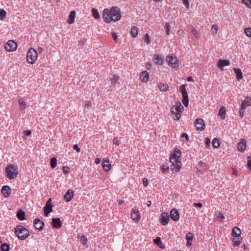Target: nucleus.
I'll use <instances>...</instances> for the list:
<instances>
[{"mask_svg": "<svg viewBox=\"0 0 251 251\" xmlns=\"http://www.w3.org/2000/svg\"><path fill=\"white\" fill-rule=\"evenodd\" d=\"M102 17L106 23L119 21L121 17L120 9L117 7H113L110 9L106 8L103 10Z\"/></svg>", "mask_w": 251, "mask_h": 251, "instance_id": "1", "label": "nucleus"}, {"mask_svg": "<svg viewBox=\"0 0 251 251\" xmlns=\"http://www.w3.org/2000/svg\"><path fill=\"white\" fill-rule=\"evenodd\" d=\"M17 237L21 240L26 239L29 235V231L22 226H17L14 229Z\"/></svg>", "mask_w": 251, "mask_h": 251, "instance_id": "2", "label": "nucleus"}, {"mask_svg": "<svg viewBox=\"0 0 251 251\" xmlns=\"http://www.w3.org/2000/svg\"><path fill=\"white\" fill-rule=\"evenodd\" d=\"M184 107L180 102L176 106L173 105L171 108L172 118L175 120H178L180 118V113L183 110Z\"/></svg>", "mask_w": 251, "mask_h": 251, "instance_id": "3", "label": "nucleus"}, {"mask_svg": "<svg viewBox=\"0 0 251 251\" xmlns=\"http://www.w3.org/2000/svg\"><path fill=\"white\" fill-rule=\"evenodd\" d=\"M5 172L7 177L11 180L16 178L18 174L17 168L12 165H8L6 167Z\"/></svg>", "mask_w": 251, "mask_h": 251, "instance_id": "4", "label": "nucleus"}, {"mask_svg": "<svg viewBox=\"0 0 251 251\" xmlns=\"http://www.w3.org/2000/svg\"><path fill=\"white\" fill-rule=\"evenodd\" d=\"M38 57L37 51L33 48L28 50L26 55L27 61L30 64H33L37 60Z\"/></svg>", "mask_w": 251, "mask_h": 251, "instance_id": "5", "label": "nucleus"}, {"mask_svg": "<svg viewBox=\"0 0 251 251\" xmlns=\"http://www.w3.org/2000/svg\"><path fill=\"white\" fill-rule=\"evenodd\" d=\"M181 153V152L179 149H176L175 150L174 153L171 154L170 156V161L172 164L181 162L180 161Z\"/></svg>", "mask_w": 251, "mask_h": 251, "instance_id": "6", "label": "nucleus"}, {"mask_svg": "<svg viewBox=\"0 0 251 251\" xmlns=\"http://www.w3.org/2000/svg\"><path fill=\"white\" fill-rule=\"evenodd\" d=\"M180 90L181 91L182 95V102L185 107H187L189 104V99L188 93L186 90L185 85H182L180 86Z\"/></svg>", "mask_w": 251, "mask_h": 251, "instance_id": "7", "label": "nucleus"}, {"mask_svg": "<svg viewBox=\"0 0 251 251\" xmlns=\"http://www.w3.org/2000/svg\"><path fill=\"white\" fill-rule=\"evenodd\" d=\"M167 61L169 66L172 68H177L178 66V62L176 57L173 54H169L167 58Z\"/></svg>", "mask_w": 251, "mask_h": 251, "instance_id": "8", "label": "nucleus"}, {"mask_svg": "<svg viewBox=\"0 0 251 251\" xmlns=\"http://www.w3.org/2000/svg\"><path fill=\"white\" fill-rule=\"evenodd\" d=\"M4 48L7 51H13L17 49V45L13 40H9L6 44Z\"/></svg>", "mask_w": 251, "mask_h": 251, "instance_id": "9", "label": "nucleus"}, {"mask_svg": "<svg viewBox=\"0 0 251 251\" xmlns=\"http://www.w3.org/2000/svg\"><path fill=\"white\" fill-rule=\"evenodd\" d=\"M195 126L197 130H202L205 128L204 122L202 119H197L195 122Z\"/></svg>", "mask_w": 251, "mask_h": 251, "instance_id": "10", "label": "nucleus"}, {"mask_svg": "<svg viewBox=\"0 0 251 251\" xmlns=\"http://www.w3.org/2000/svg\"><path fill=\"white\" fill-rule=\"evenodd\" d=\"M159 221L162 225L166 226L168 224V223L170 221V218H169L168 213H166V212L162 213L161 214V218H160Z\"/></svg>", "mask_w": 251, "mask_h": 251, "instance_id": "11", "label": "nucleus"}, {"mask_svg": "<svg viewBox=\"0 0 251 251\" xmlns=\"http://www.w3.org/2000/svg\"><path fill=\"white\" fill-rule=\"evenodd\" d=\"M33 226L36 229L42 230L44 228V223L39 219L36 218L33 221Z\"/></svg>", "mask_w": 251, "mask_h": 251, "instance_id": "12", "label": "nucleus"}, {"mask_svg": "<svg viewBox=\"0 0 251 251\" xmlns=\"http://www.w3.org/2000/svg\"><path fill=\"white\" fill-rule=\"evenodd\" d=\"M230 65V62L226 59H220L218 60L217 66L220 68L221 71H224V67Z\"/></svg>", "mask_w": 251, "mask_h": 251, "instance_id": "13", "label": "nucleus"}, {"mask_svg": "<svg viewBox=\"0 0 251 251\" xmlns=\"http://www.w3.org/2000/svg\"><path fill=\"white\" fill-rule=\"evenodd\" d=\"M170 216L172 220L177 221L179 218V212L176 209L173 208L170 211Z\"/></svg>", "mask_w": 251, "mask_h": 251, "instance_id": "14", "label": "nucleus"}, {"mask_svg": "<svg viewBox=\"0 0 251 251\" xmlns=\"http://www.w3.org/2000/svg\"><path fill=\"white\" fill-rule=\"evenodd\" d=\"M74 193L73 190L69 189L64 196V200L67 202L71 201L74 197Z\"/></svg>", "mask_w": 251, "mask_h": 251, "instance_id": "15", "label": "nucleus"}, {"mask_svg": "<svg viewBox=\"0 0 251 251\" xmlns=\"http://www.w3.org/2000/svg\"><path fill=\"white\" fill-rule=\"evenodd\" d=\"M52 226L53 228H60L62 226V222L59 218H53L52 219Z\"/></svg>", "mask_w": 251, "mask_h": 251, "instance_id": "16", "label": "nucleus"}, {"mask_svg": "<svg viewBox=\"0 0 251 251\" xmlns=\"http://www.w3.org/2000/svg\"><path fill=\"white\" fill-rule=\"evenodd\" d=\"M131 218L135 222H138L140 219V216L138 210L132 209L131 212Z\"/></svg>", "mask_w": 251, "mask_h": 251, "instance_id": "17", "label": "nucleus"}, {"mask_svg": "<svg viewBox=\"0 0 251 251\" xmlns=\"http://www.w3.org/2000/svg\"><path fill=\"white\" fill-rule=\"evenodd\" d=\"M11 192V191L10 188L8 186L4 185L2 187L1 193L4 197H8L10 196Z\"/></svg>", "mask_w": 251, "mask_h": 251, "instance_id": "18", "label": "nucleus"}, {"mask_svg": "<svg viewBox=\"0 0 251 251\" xmlns=\"http://www.w3.org/2000/svg\"><path fill=\"white\" fill-rule=\"evenodd\" d=\"M250 105H251V98L249 97H247L242 102L241 107L242 109H245L247 106Z\"/></svg>", "mask_w": 251, "mask_h": 251, "instance_id": "19", "label": "nucleus"}, {"mask_svg": "<svg viewBox=\"0 0 251 251\" xmlns=\"http://www.w3.org/2000/svg\"><path fill=\"white\" fill-rule=\"evenodd\" d=\"M140 78L143 82L146 83L149 81V75L146 71H143L140 74Z\"/></svg>", "mask_w": 251, "mask_h": 251, "instance_id": "20", "label": "nucleus"}, {"mask_svg": "<svg viewBox=\"0 0 251 251\" xmlns=\"http://www.w3.org/2000/svg\"><path fill=\"white\" fill-rule=\"evenodd\" d=\"M102 167L105 172H108L111 169V164L107 159H103Z\"/></svg>", "mask_w": 251, "mask_h": 251, "instance_id": "21", "label": "nucleus"}, {"mask_svg": "<svg viewBox=\"0 0 251 251\" xmlns=\"http://www.w3.org/2000/svg\"><path fill=\"white\" fill-rule=\"evenodd\" d=\"M181 162H178V163H174L172 164L171 166V169L174 173L178 172L181 168Z\"/></svg>", "mask_w": 251, "mask_h": 251, "instance_id": "22", "label": "nucleus"}, {"mask_svg": "<svg viewBox=\"0 0 251 251\" xmlns=\"http://www.w3.org/2000/svg\"><path fill=\"white\" fill-rule=\"evenodd\" d=\"M51 198H50L46 202L45 206L44 207V210L49 211L51 212L52 211V205L51 203Z\"/></svg>", "mask_w": 251, "mask_h": 251, "instance_id": "23", "label": "nucleus"}, {"mask_svg": "<svg viewBox=\"0 0 251 251\" xmlns=\"http://www.w3.org/2000/svg\"><path fill=\"white\" fill-rule=\"evenodd\" d=\"M246 144L245 140L242 139L240 142L238 144V149L241 151H244L246 149Z\"/></svg>", "mask_w": 251, "mask_h": 251, "instance_id": "24", "label": "nucleus"}, {"mask_svg": "<svg viewBox=\"0 0 251 251\" xmlns=\"http://www.w3.org/2000/svg\"><path fill=\"white\" fill-rule=\"evenodd\" d=\"M241 233V231L240 229L235 226L233 228L232 230V236L233 237L240 236V234Z\"/></svg>", "mask_w": 251, "mask_h": 251, "instance_id": "25", "label": "nucleus"}, {"mask_svg": "<svg viewBox=\"0 0 251 251\" xmlns=\"http://www.w3.org/2000/svg\"><path fill=\"white\" fill-rule=\"evenodd\" d=\"M25 213L23 210L20 209L18 211L17 213V217L19 220L20 221H23L25 220Z\"/></svg>", "mask_w": 251, "mask_h": 251, "instance_id": "26", "label": "nucleus"}, {"mask_svg": "<svg viewBox=\"0 0 251 251\" xmlns=\"http://www.w3.org/2000/svg\"><path fill=\"white\" fill-rule=\"evenodd\" d=\"M154 59L155 63L159 65H162L163 64V60L161 57L158 54H154Z\"/></svg>", "mask_w": 251, "mask_h": 251, "instance_id": "27", "label": "nucleus"}, {"mask_svg": "<svg viewBox=\"0 0 251 251\" xmlns=\"http://www.w3.org/2000/svg\"><path fill=\"white\" fill-rule=\"evenodd\" d=\"M75 11H71L69 16V19L68 21V22L71 24L74 22L75 18Z\"/></svg>", "mask_w": 251, "mask_h": 251, "instance_id": "28", "label": "nucleus"}, {"mask_svg": "<svg viewBox=\"0 0 251 251\" xmlns=\"http://www.w3.org/2000/svg\"><path fill=\"white\" fill-rule=\"evenodd\" d=\"M226 110L224 107H222L220 108L219 111V115L223 120L226 118Z\"/></svg>", "mask_w": 251, "mask_h": 251, "instance_id": "29", "label": "nucleus"}, {"mask_svg": "<svg viewBox=\"0 0 251 251\" xmlns=\"http://www.w3.org/2000/svg\"><path fill=\"white\" fill-rule=\"evenodd\" d=\"M187 246H190L192 245L193 235L191 233L189 232L186 235Z\"/></svg>", "mask_w": 251, "mask_h": 251, "instance_id": "30", "label": "nucleus"}, {"mask_svg": "<svg viewBox=\"0 0 251 251\" xmlns=\"http://www.w3.org/2000/svg\"><path fill=\"white\" fill-rule=\"evenodd\" d=\"M158 87L161 91H167L169 89V85L167 84L160 83L158 84Z\"/></svg>", "mask_w": 251, "mask_h": 251, "instance_id": "31", "label": "nucleus"}, {"mask_svg": "<svg viewBox=\"0 0 251 251\" xmlns=\"http://www.w3.org/2000/svg\"><path fill=\"white\" fill-rule=\"evenodd\" d=\"M154 242L161 249H164L165 246L162 244L160 237H157L155 239H154Z\"/></svg>", "mask_w": 251, "mask_h": 251, "instance_id": "32", "label": "nucleus"}, {"mask_svg": "<svg viewBox=\"0 0 251 251\" xmlns=\"http://www.w3.org/2000/svg\"><path fill=\"white\" fill-rule=\"evenodd\" d=\"M234 71L236 75L237 79L240 80L241 79H242L243 75H242V72L241 69L234 68Z\"/></svg>", "mask_w": 251, "mask_h": 251, "instance_id": "33", "label": "nucleus"}, {"mask_svg": "<svg viewBox=\"0 0 251 251\" xmlns=\"http://www.w3.org/2000/svg\"><path fill=\"white\" fill-rule=\"evenodd\" d=\"M242 238L241 236L234 237L233 239V243L234 246H238L240 244Z\"/></svg>", "mask_w": 251, "mask_h": 251, "instance_id": "34", "label": "nucleus"}, {"mask_svg": "<svg viewBox=\"0 0 251 251\" xmlns=\"http://www.w3.org/2000/svg\"><path fill=\"white\" fill-rule=\"evenodd\" d=\"M131 35L133 37L135 38L138 35V29L137 27L133 26L132 27L131 31Z\"/></svg>", "mask_w": 251, "mask_h": 251, "instance_id": "35", "label": "nucleus"}, {"mask_svg": "<svg viewBox=\"0 0 251 251\" xmlns=\"http://www.w3.org/2000/svg\"><path fill=\"white\" fill-rule=\"evenodd\" d=\"M215 215L216 216V217L219 219V221L220 222H222L223 220L225 218L224 216L222 214V212L220 211H215Z\"/></svg>", "mask_w": 251, "mask_h": 251, "instance_id": "36", "label": "nucleus"}, {"mask_svg": "<svg viewBox=\"0 0 251 251\" xmlns=\"http://www.w3.org/2000/svg\"><path fill=\"white\" fill-rule=\"evenodd\" d=\"M19 103L20 106V110L23 111L26 108V103L21 99L19 100Z\"/></svg>", "mask_w": 251, "mask_h": 251, "instance_id": "37", "label": "nucleus"}, {"mask_svg": "<svg viewBox=\"0 0 251 251\" xmlns=\"http://www.w3.org/2000/svg\"><path fill=\"white\" fill-rule=\"evenodd\" d=\"M1 251H9V245L7 243H3L0 247Z\"/></svg>", "mask_w": 251, "mask_h": 251, "instance_id": "38", "label": "nucleus"}, {"mask_svg": "<svg viewBox=\"0 0 251 251\" xmlns=\"http://www.w3.org/2000/svg\"><path fill=\"white\" fill-rule=\"evenodd\" d=\"M92 12L94 18H95L96 19L100 18V15L97 9L93 8L92 10Z\"/></svg>", "mask_w": 251, "mask_h": 251, "instance_id": "39", "label": "nucleus"}, {"mask_svg": "<svg viewBox=\"0 0 251 251\" xmlns=\"http://www.w3.org/2000/svg\"><path fill=\"white\" fill-rule=\"evenodd\" d=\"M212 144L214 148H218L220 146V143L217 138H214L212 141Z\"/></svg>", "mask_w": 251, "mask_h": 251, "instance_id": "40", "label": "nucleus"}, {"mask_svg": "<svg viewBox=\"0 0 251 251\" xmlns=\"http://www.w3.org/2000/svg\"><path fill=\"white\" fill-rule=\"evenodd\" d=\"M218 30V26L216 25H212L211 29V32L212 34L215 36L217 33V31Z\"/></svg>", "mask_w": 251, "mask_h": 251, "instance_id": "41", "label": "nucleus"}, {"mask_svg": "<svg viewBox=\"0 0 251 251\" xmlns=\"http://www.w3.org/2000/svg\"><path fill=\"white\" fill-rule=\"evenodd\" d=\"M57 165V160L55 157H53L50 160V166L52 168H54Z\"/></svg>", "mask_w": 251, "mask_h": 251, "instance_id": "42", "label": "nucleus"}, {"mask_svg": "<svg viewBox=\"0 0 251 251\" xmlns=\"http://www.w3.org/2000/svg\"><path fill=\"white\" fill-rule=\"evenodd\" d=\"M119 77L117 75H114L111 80V83L113 85H115L116 82L119 80Z\"/></svg>", "mask_w": 251, "mask_h": 251, "instance_id": "43", "label": "nucleus"}, {"mask_svg": "<svg viewBox=\"0 0 251 251\" xmlns=\"http://www.w3.org/2000/svg\"><path fill=\"white\" fill-rule=\"evenodd\" d=\"M244 32L247 36L251 37V27L246 28Z\"/></svg>", "mask_w": 251, "mask_h": 251, "instance_id": "44", "label": "nucleus"}, {"mask_svg": "<svg viewBox=\"0 0 251 251\" xmlns=\"http://www.w3.org/2000/svg\"><path fill=\"white\" fill-rule=\"evenodd\" d=\"M6 14V11L3 9H1L0 10V19L3 20V19H5Z\"/></svg>", "mask_w": 251, "mask_h": 251, "instance_id": "45", "label": "nucleus"}, {"mask_svg": "<svg viewBox=\"0 0 251 251\" xmlns=\"http://www.w3.org/2000/svg\"><path fill=\"white\" fill-rule=\"evenodd\" d=\"M170 25L169 23H167L165 25V28L166 30V33L167 35H169L170 34Z\"/></svg>", "mask_w": 251, "mask_h": 251, "instance_id": "46", "label": "nucleus"}, {"mask_svg": "<svg viewBox=\"0 0 251 251\" xmlns=\"http://www.w3.org/2000/svg\"><path fill=\"white\" fill-rule=\"evenodd\" d=\"M242 2L248 7L251 8V0H242Z\"/></svg>", "mask_w": 251, "mask_h": 251, "instance_id": "47", "label": "nucleus"}, {"mask_svg": "<svg viewBox=\"0 0 251 251\" xmlns=\"http://www.w3.org/2000/svg\"><path fill=\"white\" fill-rule=\"evenodd\" d=\"M87 239L85 236H81L80 238V242L83 245H86L87 243Z\"/></svg>", "mask_w": 251, "mask_h": 251, "instance_id": "48", "label": "nucleus"}, {"mask_svg": "<svg viewBox=\"0 0 251 251\" xmlns=\"http://www.w3.org/2000/svg\"><path fill=\"white\" fill-rule=\"evenodd\" d=\"M169 169V167L167 165H163L162 167L161 172L162 173H165L166 172L168 171Z\"/></svg>", "mask_w": 251, "mask_h": 251, "instance_id": "49", "label": "nucleus"}, {"mask_svg": "<svg viewBox=\"0 0 251 251\" xmlns=\"http://www.w3.org/2000/svg\"><path fill=\"white\" fill-rule=\"evenodd\" d=\"M191 31L193 33L195 37L196 38H198V36H199V34H198L197 31L194 28H193Z\"/></svg>", "mask_w": 251, "mask_h": 251, "instance_id": "50", "label": "nucleus"}, {"mask_svg": "<svg viewBox=\"0 0 251 251\" xmlns=\"http://www.w3.org/2000/svg\"><path fill=\"white\" fill-rule=\"evenodd\" d=\"M145 42H146L148 44H150V37L147 33H146L145 35Z\"/></svg>", "mask_w": 251, "mask_h": 251, "instance_id": "51", "label": "nucleus"}, {"mask_svg": "<svg viewBox=\"0 0 251 251\" xmlns=\"http://www.w3.org/2000/svg\"><path fill=\"white\" fill-rule=\"evenodd\" d=\"M113 143L114 144H116L117 146H119L120 144V142L117 138H114Z\"/></svg>", "mask_w": 251, "mask_h": 251, "instance_id": "52", "label": "nucleus"}, {"mask_svg": "<svg viewBox=\"0 0 251 251\" xmlns=\"http://www.w3.org/2000/svg\"><path fill=\"white\" fill-rule=\"evenodd\" d=\"M63 172L65 174H68L69 172V168L67 166H64L63 167Z\"/></svg>", "mask_w": 251, "mask_h": 251, "instance_id": "53", "label": "nucleus"}, {"mask_svg": "<svg viewBox=\"0 0 251 251\" xmlns=\"http://www.w3.org/2000/svg\"><path fill=\"white\" fill-rule=\"evenodd\" d=\"M210 145V140L209 138H206L205 139V145L207 148H209Z\"/></svg>", "mask_w": 251, "mask_h": 251, "instance_id": "54", "label": "nucleus"}, {"mask_svg": "<svg viewBox=\"0 0 251 251\" xmlns=\"http://www.w3.org/2000/svg\"><path fill=\"white\" fill-rule=\"evenodd\" d=\"M248 158L249 159L248 160V167L249 170L251 171V159L250 156Z\"/></svg>", "mask_w": 251, "mask_h": 251, "instance_id": "55", "label": "nucleus"}, {"mask_svg": "<svg viewBox=\"0 0 251 251\" xmlns=\"http://www.w3.org/2000/svg\"><path fill=\"white\" fill-rule=\"evenodd\" d=\"M181 138H184L186 139V141L188 142V140H189V137H188V135L187 134L185 133H183L181 135Z\"/></svg>", "mask_w": 251, "mask_h": 251, "instance_id": "56", "label": "nucleus"}, {"mask_svg": "<svg viewBox=\"0 0 251 251\" xmlns=\"http://www.w3.org/2000/svg\"><path fill=\"white\" fill-rule=\"evenodd\" d=\"M85 107H87L88 108H89V107H90L92 105V102L90 101H85Z\"/></svg>", "mask_w": 251, "mask_h": 251, "instance_id": "57", "label": "nucleus"}, {"mask_svg": "<svg viewBox=\"0 0 251 251\" xmlns=\"http://www.w3.org/2000/svg\"><path fill=\"white\" fill-rule=\"evenodd\" d=\"M73 149L76 150L77 152H79L80 151V149L78 147L77 145L76 144L74 145Z\"/></svg>", "mask_w": 251, "mask_h": 251, "instance_id": "58", "label": "nucleus"}, {"mask_svg": "<svg viewBox=\"0 0 251 251\" xmlns=\"http://www.w3.org/2000/svg\"><path fill=\"white\" fill-rule=\"evenodd\" d=\"M183 3L185 5L187 8H189V1L188 0H182Z\"/></svg>", "mask_w": 251, "mask_h": 251, "instance_id": "59", "label": "nucleus"}, {"mask_svg": "<svg viewBox=\"0 0 251 251\" xmlns=\"http://www.w3.org/2000/svg\"><path fill=\"white\" fill-rule=\"evenodd\" d=\"M23 133L25 135L29 136L31 134V131L30 130H25L23 132Z\"/></svg>", "mask_w": 251, "mask_h": 251, "instance_id": "60", "label": "nucleus"}, {"mask_svg": "<svg viewBox=\"0 0 251 251\" xmlns=\"http://www.w3.org/2000/svg\"><path fill=\"white\" fill-rule=\"evenodd\" d=\"M112 37H113V40L115 41H116L117 40V34H116V33L115 32H112Z\"/></svg>", "mask_w": 251, "mask_h": 251, "instance_id": "61", "label": "nucleus"}, {"mask_svg": "<svg viewBox=\"0 0 251 251\" xmlns=\"http://www.w3.org/2000/svg\"><path fill=\"white\" fill-rule=\"evenodd\" d=\"M148 181L147 178H144L143 181V184L145 186H147L148 185Z\"/></svg>", "mask_w": 251, "mask_h": 251, "instance_id": "62", "label": "nucleus"}, {"mask_svg": "<svg viewBox=\"0 0 251 251\" xmlns=\"http://www.w3.org/2000/svg\"><path fill=\"white\" fill-rule=\"evenodd\" d=\"M194 205L196 207H202V204L201 203H194Z\"/></svg>", "mask_w": 251, "mask_h": 251, "instance_id": "63", "label": "nucleus"}, {"mask_svg": "<svg viewBox=\"0 0 251 251\" xmlns=\"http://www.w3.org/2000/svg\"><path fill=\"white\" fill-rule=\"evenodd\" d=\"M244 109H242V108L241 107V109L239 111V115L241 117H243L244 116Z\"/></svg>", "mask_w": 251, "mask_h": 251, "instance_id": "64", "label": "nucleus"}]
</instances>
